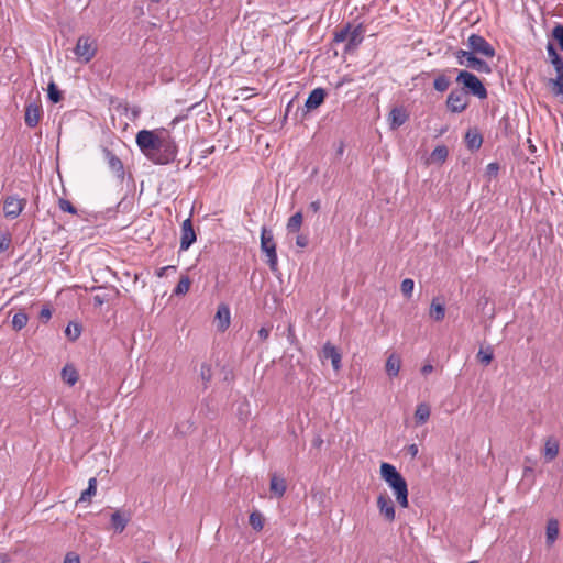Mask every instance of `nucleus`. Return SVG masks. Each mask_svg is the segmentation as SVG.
Segmentation results:
<instances>
[{
  "label": "nucleus",
  "mask_w": 563,
  "mask_h": 563,
  "mask_svg": "<svg viewBox=\"0 0 563 563\" xmlns=\"http://www.w3.org/2000/svg\"><path fill=\"white\" fill-rule=\"evenodd\" d=\"M135 142L142 154L156 165H167L177 156V145L166 129L141 130Z\"/></svg>",
  "instance_id": "1"
},
{
  "label": "nucleus",
  "mask_w": 563,
  "mask_h": 563,
  "mask_svg": "<svg viewBox=\"0 0 563 563\" xmlns=\"http://www.w3.org/2000/svg\"><path fill=\"white\" fill-rule=\"evenodd\" d=\"M380 476L394 490L396 501L400 507H408V485L404 476L389 463H382Z\"/></svg>",
  "instance_id": "2"
},
{
  "label": "nucleus",
  "mask_w": 563,
  "mask_h": 563,
  "mask_svg": "<svg viewBox=\"0 0 563 563\" xmlns=\"http://www.w3.org/2000/svg\"><path fill=\"white\" fill-rule=\"evenodd\" d=\"M456 82L463 85V90L479 99L487 98V90L483 82L473 74L467 70H460L456 77Z\"/></svg>",
  "instance_id": "3"
},
{
  "label": "nucleus",
  "mask_w": 563,
  "mask_h": 563,
  "mask_svg": "<svg viewBox=\"0 0 563 563\" xmlns=\"http://www.w3.org/2000/svg\"><path fill=\"white\" fill-rule=\"evenodd\" d=\"M261 250L265 253L267 260L266 263L272 272H277L278 260L276 253V243L271 230L265 227L261 231Z\"/></svg>",
  "instance_id": "4"
},
{
  "label": "nucleus",
  "mask_w": 563,
  "mask_h": 563,
  "mask_svg": "<svg viewBox=\"0 0 563 563\" xmlns=\"http://www.w3.org/2000/svg\"><path fill=\"white\" fill-rule=\"evenodd\" d=\"M454 55L461 66L472 68L482 74L492 73V67L485 60L476 57L477 54H474L473 52L459 49Z\"/></svg>",
  "instance_id": "5"
},
{
  "label": "nucleus",
  "mask_w": 563,
  "mask_h": 563,
  "mask_svg": "<svg viewBox=\"0 0 563 563\" xmlns=\"http://www.w3.org/2000/svg\"><path fill=\"white\" fill-rule=\"evenodd\" d=\"M467 46L470 52H473L474 54L483 55L489 58L495 56V48L482 35H470L467 38Z\"/></svg>",
  "instance_id": "6"
},
{
  "label": "nucleus",
  "mask_w": 563,
  "mask_h": 563,
  "mask_svg": "<svg viewBox=\"0 0 563 563\" xmlns=\"http://www.w3.org/2000/svg\"><path fill=\"white\" fill-rule=\"evenodd\" d=\"M468 104L466 92L463 89H452L446 99V107L452 113L463 112Z\"/></svg>",
  "instance_id": "7"
},
{
  "label": "nucleus",
  "mask_w": 563,
  "mask_h": 563,
  "mask_svg": "<svg viewBox=\"0 0 563 563\" xmlns=\"http://www.w3.org/2000/svg\"><path fill=\"white\" fill-rule=\"evenodd\" d=\"M97 47L90 37L81 36L78 38L75 47V54L80 60L84 63L90 62L95 57Z\"/></svg>",
  "instance_id": "8"
},
{
  "label": "nucleus",
  "mask_w": 563,
  "mask_h": 563,
  "mask_svg": "<svg viewBox=\"0 0 563 563\" xmlns=\"http://www.w3.org/2000/svg\"><path fill=\"white\" fill-rule=\"evenodd\" d=\"M25 205V199H19L14 196L7 197L3 202L4 216L10 219L18 218L21 214Z\"/></svg>",
  "instance_id": "9"
},
{
  "label": "nucleus",
  "mask_w": 563,
  "mask_h": 563,
  "mask_svg": "<svg viewBox=\"0 0 563 563\" xmlns=\"http://www.w3.org/2000/svg\"><path fill=\"white\" fill-rule=\"evenodd\" d=\"M103 154L109 165V168L115 175L117 179L122 183L125 176L122 161L112 151L108 148H103Z\"/></svg>",
  "instance_id": "10"
},
{
  "label": "nucleus",
  "mask_w": 563,
  "mask_h": 563,
  "mask_svg": "<svg viewBox=\"0 0 563 563\" xmlns=\"http://www.w3.org/2000/svg\"><path fill=\"white\" fill-rule=\"evenodd\" d=\"M195 241H196V233L194 230L191 219L188 218L183 222V225H181L180 250L181 251L188 250Z\"/></svg>",
  "instance_id": "11"
},
{
  "label": "nucleus",
  "mask_w": 563,
  "mask_h": 563,
  "mask_svg": "<svg viewBox=\"0 0 563 563\" xmlns=\"http://www.w3.org/2000/svg\"><path fill=\"white\" fill-rule=\"evenodd\" d=\"M130 520L131 514L129 511L115 510L110 516L111 528L117 533L123 532Z\"/></svg>",
  "instance_id": "12"
},
{
  "label": "nucleus",
  "mask_w": 563,
  "mask_h": 563,
  "mask_svg": "<svg viewBox=\"0 0 563 563\" xmlns=\"http://www.w3.org/2000/svg\"><path fill=\"white\" fill-rule=\"evenodd\" d=\"M377 507L380 515H383L387 521L391 522L395 520V507L393 500L387 495L380 494L377 497Z\"/></svg>",
  "instance_id": "13"
},
{
  "label": "nucleus",
  "mask_w": 563,
  "mask_h": 563,
  "mask_svg": "<svg viewBox=\"0 0 563 563\" xmlns=\"http://www.w3.org/2000/svg\"><path fill=\"white\" fill-rule=\"evenodd\" d=\"M42 108L36 102H30L25 107L24 121L29 128H35L41 119Z\"/></svg>",
  "instance_id": "14"
},
{
  "label": "nucleus",
  "mask_w": 563,
  "mask_h": 563,
  "mask_svg": "<svg viewBox=\"0 0 563 563\" xmlns=\"http://www.w3.org/2000/svg\"><path fill=\"white\" fill-rule=\"evenodd\" d=\"M322 357L331 360V364L334 371H339L341 368V353L332 343L327 342L323 345Z\"/></svg>",
  "instance_id": "15"
},
{
  "label": "nucleus",
  "mask_w": 563,
  "mask_h": 563,
  "mask_svg": "<svg viewBox=\"0 0 563 563\" xmlns=\"http://www.w3.org/2000/svg\"><path fill=\"white\" fill-rule=\"evenodd\" d=\"M325 96H327V92L323 88L313 89L309 93V96L306 100V103H305L306 108L308 110L317 109L318 107H320L323 103Z\"/></svg>",
  "instance_id": "16"
},
{
  "label": "nucleus",
  "mask_w": 563,
  "mask_h": 563,
  "mask_svg": "<svg viewBox=\"0 0 563 563\" xmlns=\"http://www.w3.org/2000/svg\"><path fill=\"white\" fill-rule=\"evenodd\" d=\"M217 328L219 331H225L230 325V309L225 305H220L216 313Z\"/></svg>",
  "instance_id": "17"
},
{
  "label": "nucleus",
  "mask_w": 563,
  "mask_h": 563,
  "mask_svg": "<svg viewBox=\"0 0 563 563\" xmlns=\"http://www.w3.org/2000/svg\"><path fill=\"white\" fill-rule=\"evenodd\" d=\"M465 143L470 151H476L482 146L483 136L477 129H470L465 134Z\"/></svg>",
  "instance_id": "18"
},
{
  "label": "nucleus",
  "mask_w": 563,
  "mask_h": 563,
  "mask_svg": "<svg viewBox=\"0 0 563 563\" xmlns=\"http://www.w3.org/2000/svg\"><path fill=\"white\" fill-rule=\"evenodd\" d=\"M390 128L397 129L405 124L408 120V114L402 108H394L389 113Z\"/></svg>",
  "instance_id": "19"
},
{
  "label": "nucleus",
  "mask_w": 563,
  "mask_h": 563,
  "mask_svg": "<svg viewBox=\"0 0 563 563\" xmlns=\"http://www.w3.org/2000/svg\"><path fill=\"white\" fill-rule=\"evenodd\" d=\"M400 366H401L400 356L395 353L390 354L385 364V369H386L387 375L389 377H396L399 374Z\"/></svg>",
  "instance_id": "20"
},
{
  "label": "nucleus",
  "mask_w": 563,
  "mask_h": 563,
  "mask_svg": "<svg viewBox=\"0 0 563 563\" xmlns=\"http://www.w3.org/2000/svg\"><path fill=\"white\" fill-rule=\"evenodd\" d=\"M363 41V26L360 24L353 30H349V37H347V44L345 49L350 51L357 45H360Z\"/></svg>",
  "instance_id": "21"
},
{
  "label": "nucleus",
  "mask_w": 563,
  "mask_h": 563,
  "mask_svg": "<svg viewBox=\"0 0 563 563\" xmlns=\"http://www.w3.org/2000/svg\"><path fill=\"white\" fill-rule=\"evenodd\" d=\"M547 53H548L550 63L553 65L555 71L563 70V58L556 52L554 44L552 42H548Z\"/></svg>",
  "instance_id": "22"
},
{
  "label": "nucleus",
  "mask_w": 563,
  "mask_h": 563,
  "mask_svg": "<svg viewBox=\"0 0 563 563\" xmlns=\"http://www.w3.org/2000/svg\"><path fill=\"white\" fill-rule=\"evenodd\" d=\"M558 454L559 441L553 437H549L544 443V459L547 461H552L558 456Z\"/></svg>",
  "instance_id": "23"
},
{
  "label": "nucleus",
  "mask_w": 563,
  "mask_h": 563,
  "mask_svg": "<svg viewBox=\"0 0 563 563\" xmlns=\"http://www.w3.org/2000/svg\"><path fill=\"white\" fill-rule=\"evenodd\" d=\"M429 314L434 321H442L445 317L444 303L440 302L438 298H434L430 305Z\"/></svg>",
  "instance_id": "24"
},
{
  "label": "nucleus",
  "mask_w": 563,
  "mask_h": 563,
  "mask_svg": "<svg viewBox=\"0 0 563 563\" xmlns=\"http://www.w3.org/2000/svg\"><path fill=\"white\" fill-rule=\"evenodd\" d=\"M558 534H559V522L555 519H550L547 523V532H545L547 543L549 545L553 544L558 538Z\"/></svg>",
  "instance_id": "25"
},
{
  "label": "nucleus",
  "mask_w": 563,
  "mask_h": 563,
  "mask_svg": "<svg viewBox=\"0 0 563 563\" xmlns=\"http://www.w3.org/2000/svg\"><path fill=\"white\" fill-rule=\"evenodd\" d=\"M62 378L69 386H74L78 380V373L74 366L66 365L62 369Z\"/></svg>",
  "instance_id": "26"
},
{
  "label": "nucleus",
  "mask_w": 563,
  "mask_h": 563,
  "mask_svg": "<svg viewBox=\"0 0 563 563\" xmlns=\"http://www.w3.org/2000/svg\"><path fill=\"white\" fill-rule=\"evenodd\" d=\"M269 489L277 497H282L286 492V483L284 478H278L277 476H272L269 483Z\"/></svg>",
  "instance_id": "27"
},
{
  "label": "nucleus",
  "mask_w": 563,
  "mask_h": 563,
  "mask_svg": "<svg viewBox=\"0 0 563 563\" xmlns=\"http://www.w3.org/2000/svg\"><path fill=\"white\" fill-rule=\"evenodd\" d=\"M430 417V407L429 405L422 402L418 405L416 411H415V419L417 424H423L428 421Z\"/></svg>",
  "instance_id": "28"
},
{
  "label": "nucleus",
  "mask_w": 563,
  "mask_h": 563,
  "mask_svg": "<svg viewBox=\"0 0 563 563\" xmlns=\"http://www.w3.org/2000/svg\"><path fill=\"white\" fill-rule=\"evenodd\" d=\"M302 212L298 211L295 214H292L287 222V230L288 232H299L301 224H302Z\"/></svg>",
  "instance_id": "29"
},
{
  "label": "nucleus",
  "mask_w": 563,
  "mask_h": 563,
  "mask_svg": "<svg viewBox=\"0 0 563 563\" xmlns=\"http://www.w3.org/2000/svg\"><path fill=\"white\" fill-rule=\"evenodd\" d=\"M549 82L552 88V92L556 96L561 95L563 97V69L556 71V77L550 79Z\"/></svg>",
  "instance_id": "30"
},
{
  "label": "nucleus",
  "mask_w": 563,
  "mask_h": 563,
  "mask_svg": "<svg viewBox=\"0 0 563 563\" xmlns=\"http://www.w3.org/2000/svg\"><path fill=\"white\" fill-rule=\"evenodd\" d=\"M191 279L187 275H183L174 289V295L181 296L189 291Z\"/></svg>",
  "instance_id": "31"
},
{
  "label": "nucleus",
  "mask_w": 563,
  "mask_h": 563,
  "mask_svg": "<svg viewBox=\"0 0 563 563\" xmlns=\"http://www.w3.org/2000/svg\"><path fill=\"white\" fill-rule=\"evenodd\" d=\"M97 492V479L95 477L90 478L88 482V487L81 493L78 503L80 501H87L92 496L96 495Z\"/></svg>",
  "instance_id": "32"
},
{
  "label": "nucleus",
  "mask_w": 563,
  "mask_h": 563,
  "mask_svg": "<svg viewBox=\"0 0 563 563\" xmlns=\"http://www.w3.org/2000/svg\"><path fill=\"white\" fill-rule=\"evenodd\" d=\"M449 155V150L445 145H438L431 153L433 162L443 163Z\"/></svg>",
  "instance_id": "33"
},
{
  "label": "nucleus",
  "mask_w": 563,
  "mask_h": 563,
  "mask_svg": "<svg viewBox=\"0 0 563 563\" xmlns=\"http://www.w3.org/2000/svg\"><path fill=\"white\" fill-rule=\"evenodd\" d=\"M29 321V317L25 312H18L12 318V327L15 331L22 330Z\"/></svg>",
  "instance_id": "34"
},
{
  "label": "nucleus",
  "mask_w": 563,
  "mask_h": 563,
  "mask_svg": "<svg viewBox=\"0 0 563 563\" xmlns=\"http://www.w3.org/2000/svg\"><path fill=\"white\" fill-rule=\"evenodd\" d=\"M477 358L483 365L487 366L494 358L493 349L490 346L485 349L481 347L477 353Z\"/></svg>",
  "instance_id": "35"
},
{
  "label": "nucleus",
  "mask_w": 563,
  "mask_h": 563,
  "mask_svg": "<svg viewBox=\"0 0 563 563\" xmlns=\"http://www.w3.org/2000/svg\"><path fill=\"white\" fill-rule=\"evenodd\" d=\"M249 521L255 531H261L264 527V518L260 511L251 512Z\"/></svg>",
  "instance_id": "36"
},
{
  "label": "nucleus",
  "mask_w": 563,
  "mask_h": 563,
  "mask_svg": "<svg viewBox=\"0 0 563 563\" xmlns=\"http://www.w3.org/2000/svg\"><path fill=\"white\" fill-rule=\"evenodd\" d=\"M65 334H66V336L70 341L77 340L80 336V334H81V327H80V324H78V323H69L66 327Z\"/></svg>",
  "instance_id": "37"
},
{
  "label": "nucleus",
  "mask_w": 563,
  "mask_h": 563,
  "mask_svg": "<svg viewBox=\"0 0 563 563\" xmlns=\"http://www.w3.org/2000/svg\"><path fill=\"white\" fill-rule=\"evenodd\" d=\"M47 95H48V99L53 103H57V102H59L62 100V92L59 91V89L57 88V86H56V84L54 81H51L48 84Z\"/></svg>",
  "instance_id": "38"
},
{
  "label": "nucleus",
  "mask_w": 563,
  "mask_h": 563,
  "mask_svg": "<svg viewBox=\"0 0 563 563\" xmlns=\"http://www.w3.org/2000/svg\"><path fill=\"white\" fill-rule=\"evenodd\" d=\"M450 86V80L446 76L444 75H439L434 81H433V87L437 91L439 92H443L445 91Z\"/></svg>",
  "instance_id": "39"
},
{
  "label": "nucleus",
  "mask_w": 563,
  "mask_h": 563,
  "mask_svg": "<svg viewBox=\"0 0 563 563\" xmlns=\"http://www.w3.org/2000/svg\"><path fill=\"white\" fill-rule=\"evenodd\" d=\"M200 378L207 388V385L210 383L212 378V369L209 364L203 363L200 368Z\"/></svg>",
  "instance_id": "40"
},
{
  "label": "nucleus",
  "mask_w": 563,
  "mask_h": 563,
  "mask_svg": "<svg viewBox=\"0 0 563 563\" xmlns=\"http://www.w3.org/2000/svg\"><path fill=\"white\" fill-rule=\"evenodd\" d=\"M58 207L62 211L64 212H68V213H71V214H76L77 213V209L73 206V203L67 200V199H64V198H59L58 200Z\"/></svg>",
  "instance_id": "41"
},
{
  "label": "nucleus",
  "mask_w": 563,
  "mask_h": 563,
  "mask_svg": "<svg viewBox=\"0 0 563 563\" xmlns=\"http://www.w3.org/2000/svg\"><path fill=\"white\" fill-rule=\"evenodd\" d=\"M552 36L558 42L560 49L563 51V25H555L552 30Z\"/></svg>",
  "instance_id": "42"
},
{
  "label": "nucleus",
  "mask_w": 563,
  "mask_h": 563,
  "mask_svg": "<svg viewBox=\"0 0 563 563\" xmlns=\"http://www.w3.org/2000/svg\"><path fill=\"white\" fill-rule=\"evenodd\" d=\"M415 283L410 278H406L401 282L400 289L404 296L410 297L413 291Z\"/></svg>",
  "instance_id": "43"
},
{
  "label": "nucleus",
  "mask_w": 563,
  "mask_h": 563,
  "mask_svg": "<svg viewBox=\"0 0 563 563\" xmlns=\"http://www.w3.org/2000/svg\"><path fill=\"white\" fill-rule=\"evenodd\" d=\"M349 30H350V24H347L344 27H342L341 30L336 31L334 33L333 42L341 43V42L347 41Z\"/></svg>",
  "instance_id": "44"
},
{
  "label": "nucleus",
  "mask_w": 563,
  "mask_h": 563,
  "mask_svg": "<svg viewBox=\"0 0 563 563\" xmlns=\"http://www.w3.org/2000/svg\"><path fill=\"white\" fill-rule=\"evenodd\" d=\"M63 563H80V559L77 554L69 552L66 554Z\"/></svg>",
  "instance_id": "45"
},
{
  "label": "nucleus",
  "mask_w": 563,
  "mask_h": 563,
  "mask_svg": "<svg viewBox=\"0 0 563 563\" xmlns=\"http://www.w3.org/2000/svg\"><path fill=\"white\" fill-rule=\"evenodd\" d=\"M498 170H499V165L498 163H489L487 165V174L490 175V176H496L498 174Z\"/></svg>",
  "instance_id": "46"
},
{
  "label": "nucleus",
  "mask_w": 563,
  "mask_h": 563,
  "mask_svg": "<svg viewBox=\"0 0 563 563\" xmlns=\"http://www.w3.org/2000/svg\"><path fill=\"white\" fill-rule=\"evenodd\" d=\"M10 239L5 235H0V252H4L9 249Z\"/></svg>",
  "instance_id": "47"
},
{
  "label": "nucleus",
  "mask_w": 563,
  "mask_h": 563,
  "mask_svg": "<svg viewBox=\"0 0 563 563\" xmlns=\"http://www.w3.org/2000/svg\"><path fill=\"white\" fill-rule=\"evenodd\" d=\"M309 243L308 236L303 234H299L296 239V244L299 247H306Z\"/></svg>",
  "instance_id": "48"
},
{
  "label": "nucleus",
  "mask_w": 563,
  "mask_h": 563,
  "mask_svg": "<svg viewBox=\"0 0 563 563\" xmlns=\"http://www.w3.org/2000/svg\"><path fill=\"white\" fill-rule=\"evenodd\" d=\"M407 453L411 456V459H415L418 455V445L417 444H410L406 448Z\"/></svg>",
  "instance_id": "49"
},
{
  "label": "nucleus",
  "mask_w": 563,
  "mask_h": 563,
  "mask_svg": "<svg viewBox=\"0 0 563 563\" xmlns=\"http://www.w3.org/2000/svg\"><path fill=\"white\" fill-rule=\"evenodd\" d=\"M52 317V311L49 308L47 307H44L42 308L41 312H40V318L43 319L44 321H48Z\"/></svg>",
  "instance_id": "50"
},
{
  "label": "nucleus",
  "mask_w": 563,
  "mask_h": 563,
  "mask_svg": "<svg viewBox=\"0 0 563 563\" xmlns=\"http://www.w3.org/2000/svg\"><path fill=\"white\" fill-rule=\"evenodd\" d=\"M169 269H173V271H176V266L174 265H168V266H165V267H161L157 272H156V276L162 278L165 273Z\"/></svg>",
  "instance_id": "51"
},
{
  "label": "nucleus",
  "mask_w": 563,
  "mask_h": 563,
  "mask_svg": "<svg viewBox=\"0 0 563 563\" xmlns=\"http://www.w3.org/2000/svg\"><path fill=\"white\" fill-rule=\"evenodd\" d=\"M258 336L261 340L265 341L269 336V330L267 328L262 327L258 330Z\"/></svg>",
  "instance_id": "52"
},
{
  "label": "nucleus",
  "mask_w": 563,
  "mask_h": 563,
  "mask_svg": "<svg viewBox=\"0 0 563 563\" xmlns=\"http://www.w3.org/2000/svg\"><path fill=\"white\" fill-rule=\"evenodd\" d=\"M309 209L312 210L314 213H317L320 210V201L314 200V201L310 202Z\"/></svg>",
  "instance_id": "53"
},
{
  "label": "nucleus",
  "mask_w": 563,
  "mask_h": 563,
  "mask_svg": "<svg viewBox=\"0 0 563 563\" xmlns=\"http://www.w3.org/2000/svg\"><path fill=\"white\" fill-rule=\"evenodd\" d=\"M287 336H288V340L290 342H294L295 340V330H294V327L291 324H289L288 329H287Z\"/></svg>",
  "instance_id": "54"
},
{
  "label": "nucleus",
  "mask_w": 563,
  "mask_h": 563,
  "mask_svg": "<svg viewBox=\"0 0 563 563\" xmlns=\"http://www.w3.org/2000/svg\"><path fill=\"white\" fill-rule=\"evenodd\" d=\"M432 371H433V366H432L431 364H426V365H423V366H422V368H421V373H422L423 375H428V374H430Z\"/></svg>",
  "instance_id": "55"
},
{
  "label": "nucleus",
  "mask_w": 563,
  "mask_h": 563,
  "mask_svg": "<svg viewBox=\"0 0 563 563\" xmlns=\"http://www.w3.org/2000/svg\"><path fill=\"white\" fill-rule=\"evenodd\" d=\"M93 302H95L96 306H101V305H103L104 299L97 295V296L93 297Z\"/></svg>",
  "instance_id": "56"
},
{
  "label": "nucleus",
  "mask_w": 563,
  "mask_h": 563,
  "mask_svg": "<svg viewBox=\"0 0 563 563\" xmlns=\"http://www.w3.org/2000/svg\"><path fill=\"white\" fill-rule=\"evenodd\" d=\"M343 152H344V144H343V142H341L339 147H338V150H336V154L339 156H341L343 154Z\"/></svg>",
  "instance_id": "57"
},
{
  "label": "nucleus",
  "mask_w": 563,
  "mask_h": 563,
  "mask_svg": "<svg viewBox=\"0 0 563 563\" xmlns=\"http://www.w3.org/2000/svg\"><path fill=\"white\" fill-rule=\"evenodd\" d=\"M321 443H322V439H320V438H318V439L314 441V445H316V446L321 445Z\"/></svg>",
  "instance_id": "58"
},
{
  "label": "nucleus",
  "mask_w": 563,
  "mask_h": 563,
  "mask_svg": "<svg viewBox=\"0 0 563 563\" xmlns=\"http://www.w3.org/2000/svg\"><path fill=\"white\" fill-rule=\"evenodd\" d=\"M251 89L249 87L240 89V91H250Z\"/></svg>",
  "instance_id": "59"
},
{
  "label": "nucleus",
  "mask_w": 563,
  "mask_h": 563,
  "mask_svg": "<svg viewBox=\"0 0 563 563\" xmlns=\"http://www.w3.org/2000/svg\"><path fill=\"white\" fill-rule=\"evenodd\" d=\"M140 563H150V562H148V561H142V562H140Z\"/></svg>",
  "instance_id": "60"
}]
</instances>
